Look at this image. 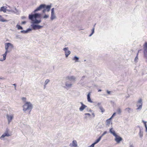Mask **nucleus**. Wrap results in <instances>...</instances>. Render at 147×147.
Wrapping results in <instances>:
<instances>
[{
    "mask_svg": "<svg viewBox=\"0 0 147 147\" xmlns=\"http://www.w3.org/2000/svg\"><path fill=\"white\" fill-rule=\"evenodd\" d=\"M11 134H10L8 132V130H7L4 133L2 136L0 137V138L1 139L4 138L5 136H11Z\"/></svg>",
    "mask_w": 147,
    "mask_h": 147,
    "instance_id": "8",
    "label": "nucleus"
},
{
    "mask_svg": "<svg viewBox=\"0 0 147 147\" xmlns=\"http://www.w3.org/2000/svg\"><path fill=\"white\" fill-rule=\"evenodd\" d=\"M68 47H66L63 49V50L65 52V54L66 57H67L71 53L70 51L68 50Z\"/></svg>",
    "mask_w": 147,
    "mask_h": 147,
    "instance_id": "7",
    "label": "nucleus"
},
{
    "mask_svg": "<svg viewBox=\"0 0 147 147\" xmlns=\"http://www.w3.org/2000/svg\"><path fill=\"white\" fill-rule=\"evenodd\" d=\"M51 13H54V8H52L51 10Z\"/></svg>",
    "mask_w": 147,
    "mask_h": 147,
    "instance_id": "34",
    "label": "nucleus"
},
{
    "mask_svg": "<svg viewBox=\"0 0 147 147\" xmlns=\"http://www.w3.org/2000/svg\"><path fill=\"white\" fill-rule=\"evenodd\" d=\"M0 21L2 22H6L7 20L3 18L2 16L0 15Z\"/></svg>",
    "mask_w": 147,
    "mask_h": 147,
    "instance_id": "17",
    "label": "nucleus"
},
{
    "mask_svg": "<svg viewBox=\"0 0 147 147\" xmlns=\"http://www.w3.org/2000/svg\"><path fill=\"white\" fill-rule=\"evenodd\" d=\"M115 113H114L113 115H112V117L110 118L109 119H108L106 121V122H107V125H108V124H110V123H111V118L114 116L115 115Z\"/></svg>",
    "mask_w": 147,
    "mask_h": 147,
    "instance_id": "13",
    "label": "nucleus"
},
{
    "mask_svg": "<svg viewBox=\"0 0 147 147\" xmlns=\"http://www.w3.org/2000/svg\"><path fill=\"white\" fill-rule=\"evenodd\" d=\"M55 18V16L54 13H51V20H53Z\"/></svg>",
    "mask_w": 147,
    "mask_h": 147,
    "instance_id": "21",
    "label": "nucleus"
},
{
    "mask_svg": "<svg viewBox=\"0 0 147 147\" xmlns=\"http://www.w3.org/2000/svg\"><path fill=\"white\" fill-rule=\"evenodd\" d=\"M131 147H132V146H131Z\"/></svg>",
    "mask_w": 147,
    "mask_h": 147,
    "instance_id": "41",
    "label": "nucleus"
},
{
    "mask_svg": "<svg viewBox=\"0 0 147 147\" xmlns=\"http://www.w3.org/2000/svg\"><path fill=\"white\" fill-rule=\"evenodd\" d=\"M49 82V80L47 79L46 80L45 82V85H46L48 82Z\"/></svg>",
    "mask_w": 147,
    "mask_h": 147,
    "instance_id": "27",
    "label": "nucleus"
},
{
    "mask_svg": "<svg viewBox=\"0 0 147 147\" xmlns=\"http://www.w3.org/2000/svg\"><path fill=\"white\" fill-rule=\"evenodd\" d=\"M42 27V26L37 25H34L32 26L33 29L34 30L36 29H39Z\"/></svg>",
    "mask_w": 147,
    "mask_h": 147,
    "instance_id": "10",
    "label": "nucleus"
},
{
    "mask_svg": "<svg viewBox=\"0 0 147 147\" xmlns=\"http://www.w3.org/2000/svg\"><path fill=\"white\" fill-rule=\"evenodd\" d=\"M31 29H28L26 30H22L21 31V32L23 33H27L29 31H30Z\"/></svg>",
    "mask_w": 147,
    "mask_h": 147,
    "instance_id": "20",
    "label": "nucleus"
},
{
    "mask_svg": "<svg viewBox=\"0 0 147 147\" xmlns=\"http://www.w3.org/2000/svg\"><path fill=\"white\" fill-rule=\"evenodd\" d=\"M101 91V90H99L98 91Z\"/></svg>",
    "mask_w": 147,
    "mask_h": 147,
    "instance_id": "38",
    "label": "nucleus"
},
{
    "mask_svg": "<svg viewBox=\"0 0 147 147\" xmlns=\"http://www.w3.org/2000/svg\"><path fill=\"white\" fill-rule=\"evenodd\" d=\"M143 123H144V125L145 126V128L146 129H147V127L146 124V122L144 121H142Z\"/></svg>",
    "mask_w": 147,
    "mask_h": 147,
    "instance_id": "26",
    "label": "nucleus"
},
{
    "mask_svg": "<svg viewBox=\"0 0 147 147\" xmlns=\"http://www.w3.org/2000/svg\"><path fill=\"white\" fill-rule=\"evenodd\" d=\"M69 146H74V147H76L77 146V142L76 140H74L72 142V144H70Z\"/></svg>",
    "mask_w": 147,
    "mask_h": 147,
    "instance_id": "9",
    "label": "nucleus"
},
{
    "mask_svg": "<svg viewBox=\"0 0 147 147\" xmlns=\"http://www.w3.org/2000/svg\"><path fill=\"white\" fill-rule=\"evenodd\" d=\"M16 27L17 28L18 30H22L23 28L21 26H20V25H16Z\"/></svg>",
    "mask_w": 147,
    "mask_h": 147,
    "instance_id": "23",
    "label": "nucleus"
},
{
    "mask_svg": "<svg viewBox=\"0 0 147 147\" xmlns=\"http://www.w3.org/2000/svg\"><path fill=\"white\" fill-rule=\"evenodd\" d=\"M82 104V106H81L80 107V110H84L86 107H87L85 105L83 104L82 103H81Z\"/></svg>",
    "mask_w": 147,
    "mask_h": 147,
    "instance_id": "16",
    "label": "nucleus"
},
{
    "mask_svg": "<svg viewBox=\"0 0 147 147\" xmlns=\"http://www.w3.org/2000/svg\"><path fill=\"white\" fill-rule=\"evenodd\" d=\"M23 110H31L32 108V105L30 102H26L23 106Z\"/></svg>",
    "mask_w": 147,
    "mask_h": 147,
    "instance_id": "4",
    "label": "nucleus"
},
{
    "mask_svg": "<svg viewBox=\"0 0 147 147\" xmlns=\"http://www.w3.org/2000/svg\"><path fill=\"white\" fill-rule=\"evenodd\" d=\"M128 109L129 110V109H129V108H128Z\"/></svg>",
    "mask_w": 147,
    "mask_h": 147,
    "instance_id": "39",
    "label": "nucleus"
},
{
    "mask_svg": "<svg viewBox=\"0 0 147 147\" xmlns=\"http://www.w3.org/2000/svg\"><path fill=\"white\" fill-rule=\"evenodd\" d=\"M13 85H14V86H15V87H16V84H13Z\"/></svg>",
    "mask_w": 147,
    "mask_h": 147,
    "instance_id": "37",
    "label": "nucleus"
},
{
    "mask_svg": "<svg viewBox=\"0 0 147 147\" xmlns=\"http://www.w3.org/2000/svg\"><path fill=\"white\" fill-rule=\"evenodd\" d=\"M94 28L92 29V32L91 34L90 35V36H91L94 33Z\"/></svg>",
    "mask_w": 147,
    "mask_h": 147,
    "instance_id": "30",
    "label": "nucleus"
},
{
    "mask_svg": "<svg viewBox=\"0 0 147 147\" xmlns=\"http://www.w3.org/2000/svg\"><path fill=\"white\" fill-rule=\"evenodd\" d=\"M22 99L24 101H25L26 100V98L24 97H22Z\"/></svg>",
    "mask_w": 147,
    "mask_h": 147,
    "instance_id": "33",
    "label": "nucleus"
},
{
    "mask_svg": "<svg viewBox=\"0 0 147 147\" xmlns=\"http://www.w3.org/2000/svg\"><path fill=\"white\" fill-rule=\"evenodd\" d=\"M110 132L114 136H115L116 135H117L115 133V131L113 130L112 128H111L110 129Z\"/></svg>",
    "mask_w": 147,
    "mask_h": 147,
    "instance_id": "15",
    "label": "nucleus"
},
{
    "mask_svg": "<svg viewBox=\"0 0 147 147\" xmlns=\"http://www.w3.org/2000/svg\"><path fill=\"white\" fill-rule=\"evenodd\" d=\"M101 137H100L97 139L94 143L96 144L98 143L101 140Z\"/></svg>",
    "mask_w": 147,
    "mask_h": 147,
    "instance_id": "22",
    "label": "nucleus"
},
{
    "mask_svg": "<svg viewBox=\"0 0 147 147\" xmlns=\"http://www.w3.org/2000/svg\"><path fill=\"white\" fill-rule=\"evenodd\" d=\"M41 16L40 14L36 13L33 15H30L29 16V19L33 21L35 24H38L41 22V20H37L36 19L40 18Z\"/></svg>",
    "mask_w": 147,
    "mask_h": 147,
    "instance_id": "3",
    "label": "nucleus"
},
{
    "mask_svg": "<svg viewBox=\"0 0 147 147\" xmlns=\"http://www.w3.org/2000/svg\"><path fill=\"white\" fill-rule=\"evenodd\" d=\"M138 53H137V56L135 58V61H136V60H137L138 59Z\"/></svg>",
    "mask_w": 147,
    "mask_h": 147,
    "instance_id": "31",
    "label": "nucleus"
},
{
    "mask_svg": "<svg viewBox=\"0 0 147 147\" xmlns=\"http://www.w3.org/2000/svg\"><path fill=\"white\" fill-rule=\"evenodd\" d=\"M49 17V15H45L43 17V18H47Z\"/></svg>",
    "mask_w": 147,
    "mask_h": 147,
    "instance_id": "29",
    "label": "nucleus"
},
{
    "mask_svg": "<svg viewBox=\"0 0 147 147\" xmlns=\"http://www.w3.org/2000/svg\"><path fill=\"white\" fill-rule=\"evenodd\" d=\"M95 144L94 143L90 146L89 147H94Z\"/></svg>",
    "mask_w": 147,
    "mask_h": 147,
    "instance_id": "32",
    "label": "nucleus"
},
{
    "mask_svg": "<svg viewBox=\"0 0 147 147\" xmlns=\"http://www.w3.org/2000/svg\"><path fill=\"white\" fill-rule=\"evenodd\" d=\"M107 92L108 94H109L110 93V91H107Z\"/></svg>",
    "mask_w": 147,
    "mask_h": 147,
    "instance_id": "36",
    "label": "nucleus"
},
{
    "mask_svg": "<svg viewBox=\"0 0 147 147\" xmlns=\"http://www.w3.org/2000/svg\"><path fill=\"white\" fill-rule=\"evenodd\" d=\"M104 111H102V112H103Z\"/></svg>",
    "mask_w": 147,
    "mask_h": 147,
    "instance_id": "40",
    "label": "nucleus"
},
{
    "mask_svg": "<svg viewBox=\"0 0 147 147\" xmlns=\"http://www.w3.org/2000/svg\"><path fill=\"white\" fill-rule=\"evenodd\" d=\"M90 93L89 92L87 95V100L88 102H92V101L91 100L90 97Z\"/></svg>",
    "mask_w": 147,
    "mask_h": 147,
    "instance_id": "11",
    "label": "nucleus"
},
{
    "mask_svg": "<svg viewBox=\"0 0 147 147\" xmlns=\"http://www.w3.org/2000/svg\"><path fill=\"white\" fill-rule=\"evenodd\" d=\"M67 78L70 80H74L75 78L73 76H68L67 77Z\"/></svg>",
    "mask_w": 147,
    "mask_h": 147,
    "instance_id": "19",
    "label": "nucleus"
},
{
    "mask_svg": "<svg viewBox=\"0 0 147 147\" xmlns=\"http://www.w3.org/2000/svg\"><path fill=\"white\" fill-rule=\"evenodd\" d=\"M0 11L5 12L6 11V9L4 7H1L0 9Z\"/></svg>",
    "mask_w": 147,
    "mask_h": 147,
    "instance_id": "18",
    "label": "nucleus"
},
{
    "mask_svg": "<svg viewBox=\"0 0 147 147\" xmlns=\"http://www.w3.org/2000/svg\"><path fill=\"white\" fill-rule=\"evenodd\" d=\"M142 100L140 99H139L137 103V109H141L142 108Z\"/></svg>",
    "mask_w": 147,
    "mask_h": 147,
    "instance_id": "6",
    "label": "nucleus"
},
{
    "mask_svg": "<svg viewBox=\"0 0 147 147\" xmlns=\"http://www.w3.org/2000/svg\"><path fill=\"white\" fill-rule=\"evenodd\" d=\"M107 131H105L103 134L100 137H101L103 136L104 135H105V134H106L107 133Z\"/></svg>",
    "mask_w": 147,
    "mask_h": 147,
    "instance_id": "28",
    "label": "nucleus"
},
{
    "mask_svg": "<svg viewBox=\"0 0 147 147\" xmlns=\"http://www.w3.org/2000/svg\"><path fill=\"white\" fill-rule=\"evenodd\" d=\"M8 120L9 121V123L10 122V121L12 120L13 116V115H10L9 116L7 115Z\"/></svg>",
    "mask_w": 147,
    "mask_h": 147,
    "instance_id": "14",
    "label": "nucleus"
},
{
    "mask_svg": "<svg viewBox=\"0 0 147 147\" xmlns=\"http://www.w3.org/2000/svg\"><path fill=\"white\" fill-rule=\"evenodd\" d=\"M5 45L6 51L5 53L2 55L3 59H0V60L1 61L5 59L7 53L9 52L13 48V45L10 43H5Z\"/></svg>",
    "mask_w": 147,
    "mask_h": 147,
    "instance_id": "1",
    "label": "nucleus"
},
{
    "mask_svg": "<svg viewBox=\"0 0 147 147\" xmlns=\"http://www.w3.org/2000/svg\"><path fill=\"white\" fill-rule=\"evenodd\" d=\"M115 140L117 142V143H119L122 140V138L117 135H116L115 136Z\"/></svg>",
    "mask_w": 147,
    "mask_h": 147,
    "instance_id": "5",
    "label": "nucleus"
},
{
    "mask_svg": "<svg viewBox=\"0 0 147 147\" xmlns=\"http://www.w3.org/2000/svg\"><path fill=\"white\" fill-rule=\"evenodd\" d=\"M78 59H79L76 56H75L73 59V60H75L76 62L78 61Z\"/></svg>",
    "mask_w": 147,
    "mask_h": 147,
    "instance_id": "24",
    "label": "nucleus"
},
{
    "mask_svg": "<svg viewBox=\"0 0 147 147\" xmlns=\"http://www.w3.org/2000/svg\"><path fill=\"white\" fill-rule=\"evenodd\" d=\"M72 84H67V83L66 84V86L68 87H70L71 86Z\"/></svg>",
    "mask_w": 147,
    "mask_h": 147,
    "instance_id": "25",
    "label": "nucleus"
},
{
    "mask_svg": "<svg viewBox=\"0 0 147 147\" xmlns=\"http://www.w3.org/2000/svg\"><path fill=\"white\" fill-rule=\"evenodd\" d=\"M26 23V22L25 21H23L21 23V24H25Z\"/></svg>",
    "mask_w": 147,
    "mask_h": 147,
    "instance_id": "35",
    "label": "nucleus"
},
{
    "mask_svg": "<svg viewBox=\"0 0 147 147\" xmlns=\"http://www.w3.org/2000/svg\"><path fill=\"white\" fill-rule=\"evenodd\" d=\"M51 7V5L46 6L45 4H41L34 10V12H35L38 11L42 9H43L42 12L45 13L46 11H49Z\"/></svg>",
    "mask_w": 147,
    "mask_h": 147,
    "instance_id": "2",
    "label": "nucleus"
},
{
    "mask_svg": "<svg viewBox=\"0 0 147 147\" xmlns=\"http://www.w3.org/2000/svg\"><path fill=\"white\" fill-rule=\"evenodd\" d=\"M144 53L145 54L147 53V42L145 43L144 45Z\"/></svg>",
    "mask_w": 147,
    "mask_h": 147,
    "instance_id": "12",
    "label": "nucleus"
}]
</instances>
